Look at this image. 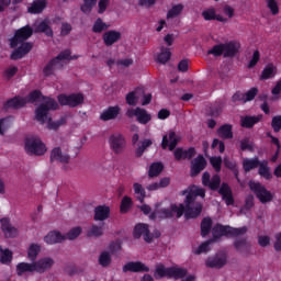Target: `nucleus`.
Wrapping results in <instances>:
<instances>
[{"instance_id":"nucleus-34","label":"nucleus","mask_w":281,"mask_h":281,"mask_svg":"<svg viewBox=\"0 0 281 281\" xmlns=\"http://www.w3.org/2000/svg\"><path fill=\"white\" fill-rule=\"evenodd\" d=\"M262 116H241L240 117V125L244 128H251L255 124L260 122Z\"/></svg>"},{"instance_id":"nucleus-28","label":"nucleus","mask_w":281,"mask_h":281,"mask_svg":"<svg viewBox=\"0 0 281 281\" xmlns=\"http://www.w3.org/2000/svg\"><path fill=\"white\" fill-rule=\"evenodd\" d=\"M218 192L226 205H234V195L232 194V189H229V186L223 183Z\"/></svg>"},{"instance_id":"nucleus-16","label":"nucleus","mask_w":281,"mask_h":281,"mask_svg":"<svg viewBox=\"0 0 281 281\" xmlns=\"http://www.w3.org/2000/svg\"><path fill=\"white\" fill-rule=\"evenodd\" d=\"M1 229L7 238H16L19 236V228L12 226L10 218L3 217L0 220Z\"/></svg>"},{"instance_id":"nucleus-10","label":"nucleus","mask_w":281,"mask_h":281,"mask_svg":"<svg viewBox=\"0 0 281 281\" xmlns=\"http://www.w3.org/2000/svg\"><path fill=\"white\" fill-rule=\"evenodd\" d=\"M144 238L146 243H153L154 238H159L161 236V233L159 231H155L154 234H150V231L148 229V225L146 224H138L134 228V237L135 238Z\"/></svg>"},{"instance_id":"nucleus-29","label":"nucleus","mask_w":281,"mask_h":281,"mask_svg":"<svg viewBox=\"0 0 281 281\" xmlns=\"http://www.w3.org/2000/svg\"><path fill=\"white\" fill-rule=\"evenodd\" d=\"M117 115H120V106L115 105V106H110L106 110H104L101 113L100 119L103 122H109V120H115V117H117Z\"/></svg>"},{"instance_id":"nucleus-24","label":"nucleus","mask_w":281,"mask_h":281,"mask_svg":"<svg viewBox=\"0 0 281 281\" xmlns=\"http://www.w3.org/2000/svg\"><path fill=\"white\" fill-rule=\"evenodd\" d=\"M15 271L18 276H30V273H36V268L34 262H20L16 265Z\"/></svg>"},{"instance_id":"nucleus-51","label":"nucleus","mask_w":281,"mask_h":281,"mask_svg":"<svg viewBox=\"0 0 281 281\" xmlns=\"http://www.w3.org/2000/svg\"><path fill=\"white\" fill-rule=\"evenodd\" d=\"M210 164L214 168L215 172H221V166L223 165V158L221 156H214L210 158Z\"/></svg>"},{"instance_id":"nucleus-6","label":"nucleus","mask_w":281,"mask_h":281,"mask_svg":"<svg viewBox=\"0 0 281 281\" xmlns=\"http://www.w3.org/2000/svg\"><path fill=\"white\" fill-rule=\"evenodd\" d=\"M249 188L251 192H254V194L260 201V203H271V201H273V193L267 190V188L262 186L260 182L250 181Z\"/></svg>"},{"instance_id":"nucleus-5","label":"nucleus","mask_w":281,"mask_h":281,"mask_svg":"<svg viewBox=\"0 0 281 281\" xmlns=\"http://www.w3.org/2000/svg\"><path fill=\"white\" fill-rule=\"evenodd\" d=\"M71 52L65 50L52 59L43 69L44 76H52L56 69H60L67 60H71Z\"/></svg>"},{"instance_id":"nucleus-11","label":"nucleus","mask_w":281,"mask_h":281,"mask_svg":"<svg viewBox=\"0 0 281 281\" xmlns=\"http://www.w3.org/2000/svg\"><path fill=\"white\" fill-rule=\"evenodd\" d=\"M58 102L61 106H78L85 102V95L82 93H72L70 95L59 94Z\"/></svg>"},{"instance_id":"nucleus-50","label":"nucleus","mask_w":281,"mask_h":281,"mask_svg":"<svg viewBox=\"0 0 281 281\" xmlns=\"http://www.w3.org/2000/svg\"><path fill=\"white\" fill-rule=\"evenodd\" d=\"M102 234H104V228H102V226L92 225L88 229V236H94V238L102 236Z\"/></svg>"},{"instance_id":"nucleus-12","label":"nucleus","mask_w":281,"mask_h":281,"mask_svg":"<svg viewBox=\"0 0 281 281\" xmlns=\"http://www.w3.org/2000/svg\"><path fill=\"white\" fill-rule=\"evenodd\" d=\"M126 115L127 117H136L139 124H148L153 120L150 113L142 108L128 109Z\"/></svg>"},{"instance_id":"nucleus-22","label":"nucleus","mask_w":281,"mask_h":281,"mask_svg":"<svg viewBox=\"0 0 281 281\" xmlns=\"http://www.w3.org/2000/svg\"><path fill=\"white\" fill-rule=\"evenodd\" d=\"M173 155L177 161H181V159H192V157L196 155V150L192 147H190L189 149L178 147L175 149Z\"/></svg>"},{"instance_id":"nucleus-48","label":"nucleus","mask_w":281,"mask_h":281,"mask_svg":"<svg viewBox=\"0 0 281 281\" xmlns=\"http://www.w3.org/2000/svg\"><path fill=\"white\" fill-rule=\"evenodd\" d=\"M211 245H212V240L202 243L198 248H195L193 250V252L196 256H200V254H207V251H210V249H212Z\"/></svg>"},{"instance_id":"nucleus-30","label":"nucleus","mask_w":281,"mask_h":281,"mask_svg":"<svg viewBox=\"0 0 281 281\" xmlns=\"http://www.w3.org/2000/svg\"><path fill=\"white\" fill-rule=\"evenodd\" d=\"M142 95H144V89L138 88L126 95V102L130 106H135L139 100H142Z\"/></svg>"},{"instance_id":"nucleus-3","label":"nucleus","mask_w":281,"mask_h":281,"mask_svg":"<svg viewBox=\"0 0 281 281\" xmlns=\"http://www.w3.org/2000/svg\"><path fill=\"white\" fill-rule=\"evenodd\" d=\"M33 31L30 26H23L22 29L15 32L13 38H11V47H18L12 54V60H19V58H23L25 54H30L32 50V44L25 43L30 36H32Z\"/></svg>"},{"instance_id":"nucleus-27","label":"nucleus","mask_w":281,"mask_h":281,"mask_svg":"<svg viewBox=\"0 0 281 281\" xmlns=\"http://www.w3.org/2000/svg\"><path fill=\"white\" fill-rule=\"evenodd\" d=\"M227 263V256L225 254H220L215 257H211L206 260V267L217 268L224 267Z\"/></svg>"},{"instance_id":"nucleus-64","label":"nucleus","mask_w":281,"mask_h":281,"mask_svg":"<svg viewBox=\"0 0 281 281\" xmlns=\"http://www.w3.org/2000/svg\"><path fill=\"white\" fill-rule=\"evenodd\" d=\"M272 128L278 133L281 130V116L272 119Z\"/></svg>"},{"instance_id":"nucleus-14","label":"nucleus","mask_w":281,"mask_h":281,"mask_svg":"<svg viewBox=\"0 0 281 281\" xmlns=\"http://www.w3.org/2000/svg\"><path fill=\"white\" fill-rule=\"evenodd\" d=\"M52 161H58L59 164H69L71 161V156L67 153L65 146L55 147L50 153Z\"/></svg>"},{"instance_id":"nucleus-54","label":"nucleus","mask_w":281,"mask_h":281,"mask_svg":"<svg viewBox=\"0 0 281 281\" xmlns=\"http://www.w3.org/2000/svg\"><path fill=\"white\" fill-rule=\"evenodd\" d=\"M99 265H101V267H109V265H111V254L106 251L101 252L99 256Z\"/></svg>"},{"instance_id":"nucleus-38","label":"nucleus","mask_w":281,"mask_h":281,"mask_svg":"<svg viewBox=\"0 0 281 281\" xmlns=\"http://www.w3.org/2000/svg\"><path fill=\"white\" fill-rule=\"evenodd\" d=\"M183 12V4H175L171 7V9L167 12V21H170V19H177V16H181V13Z\"/></svg>"},{"instance_id":"nucleus-45","label":"nucleus","mask_w":281,"mask_h":281,"mask_svg":"<svg viewBox=\"0 0 281 281\" xmlns=\"http://www.w3.org/2000/svg\"><path fill=\"white\" fill-rule=\"evenodd\" d=\"M151 145H153V140L150 139H145L138 143L136 148V156L142 157V155H144V150H146V148H148V146H151Z\"/></svg>"},{"instance_id":"nucleus-42","label":"nucleus","mask_w":281,"mask_h":281,"mask_svg":"<svg viewBox=\"0 0 281 281\" xmlns=\"http://www.w3.org/2000/svg\"><path fill=\"white\" fill-rule=\"evenodd\" d=\"M133 207V199L128 195H125L121 201V213L126 214Z\"/></svg>"},{"instance_id":"nucleus-56","label":"nucleus","mask_w":281,"mask_h":281,"mask_svg":"<svg viewBox=\"0 0 281 281\" xmlns=\"http://www.w3.org/2000/svg\"><path fill=\"white\" fill-rule=\"evenodd\" d=\"M258 63H260V50H254L252 56L248 63V69H254Z\"/></svg>"},{"instance_id":"nucleus-43","label":"nucleus","mask_w":281,"mask_h":281,"mask_svg":"<svg viewBox=\"0 0 281 281\" xmlns=\"http://www.w3.org/2000/svg\"><path fill=\"white\" fill-rule=\"evenodd\" d=\"M104 30H109V25H106L102 19H98L92 26V32H94V34H100L104 32Z\"/></svg>"},{"instance_id":"nucleus-49","label":"nucleus","mask_w":281,"mask_h":281,"mask_svg":"<svg viewBox=\"0 0 281 281\" xmlns=\"http://www.w3.org/2000/svg\"><path fill=\"white\" fill-rule=\"evenodd\" d=\"M0 262L2 265H10L12 262V251L4 249L0 252Z\"/></svg>"},{"instance_id":"nucleus-44","label":"nucleus","mask_w":281,"mask_h":281,"mask_svg":"<svg viewBox=\"0 0 281 281\" xmlns=\"http://www.w3.org/2000/svg\"><path fill=\"white\" fill-rule=\"evenodd\" d=\"M266 3L273 16L280 14V5L278 4V0H266Z\"/></svg>"},{"instance_id":"nucleus-35","label":"nucleus","mask_w":281,"mask_h":281,"mask_svg":"<svg viewBox=\"0 0 281 281\" xmlns=\"http://www.w3.org/2000/svg\"><path fill=\"white\" fill-rule=\"evenodd\" d=\"M217 135L222 139H232L234 137V133L232 132V125L224 124L217 130Z\"/></svg>"},{"instance_id":"nucleus-53","label":"nucleus","mask_w":281,"mask_h":281,"mask_svg":"<svg viewBox=\"0 0 281 281\" xmlns=\"http://www.w3.org/2000/svg\"><path fill=\"white\" fill-rule=\"evenodd\" d=\"M12 126L10 117L0 119V135H5V131Z\"/></svg>"},{"instance_id":"nucleus-20","label":"nucleus","mask_w":281,"mask_h":281,"mask_svg":"<svg viewBox=\"0 0 281 281\" xmlns=\"http://www.w3.org/2000/svg\"><path fill=\"white\" fill-rule=\"evenodd\" d=\"M50 22L48 19L37 20L33 27L35 32H43L46 36H54V31H52Z\"/></svg>"},{"instance_id":"nucleus-62","label":"nucleus","mask_w":281,"mask_h":281,"mask_svg":"<svg viewBox=\"0 0 281 281\" xmlns=\"http://www.w3.org/2000/svg\"><path fill=\"white\" fill-rule=\"evenodd\" d=\"M241 150H254V143L249 139H244L240 143Z\"/></svg>"},{"instance_id":"nucleus-33","label":"nucleus","mask_w":281,"mask_h":281,"mask_svg":"<svg viewBox=\"0 0 281 281\" xmlns=\"http://www.w3.org/2000/svg\"><path fill=\"white\" fill-rule=\"evenodd\" d=\"M278 74V68L273 64H268L261 71L260 80H269V78H274Z\"/></svg>"},{"instance_id":"nucleus-17","label":"nucleus","mask_w":281,"mask_h":281,"mask_svg":"<svg viewBox=\"0 0 281 281\" xmlns=\"http://www.w3.org/2000/svg\"><path fill=\"white\" fill-rule=\"evenodd\" d=\"M202 16L204 21H218L220 23H227V18H225L223 14H217L214 7L204 9L202 11Z\"/></svg>"},{"instance_id":"nucleus-7","label":"nucleus","mask_w":281,"mask_h":281,"mask_svg":"<svg viewBox=\"0 0 281 281\" xmlns=\"http://www.w3.org/2000/svg\"><path fill=\"white\" fill-rule=\"evenodd\" d=\"M186 276V269L179 267L166 268L164 266H158L156 268L155 278H183Z\"/></svg>"},{"instance_id":"nucleus-18","label":"nucleus","mask_w":281,"mask_h":281,"mask_svg":"<svg viewBox=\"0 0 281 281\" xmlns=\"http://www.w3.org/2000/svg\"><path fill=\"white\" fill-rule=\"evenodd\" d=\"M180 139H181V137L177 136V134L175 132H169L168 135H165L162 137L161 146H162L164 150H166L167 148H169V150H175V148H177V144H179Z\"/></svg>"},{"instance_id":"nucleus-9","label":"nucleus","mask_w":281,"mask_h":281,"mask_svg":"<svg viewBox=\"0 0 281 281\" xmlns=\"http://www.w3.org/2000/svg\"><path fill=\"white\" fill-rule=\"evenodd\" d=\"M25 151L27 155H45L47 153V146L43 144V140H41L38 137H31L27 138L25 143Z\"/></svg>"},{"instance_id":"nucleus-31","label":"nucleus","mask_w":281,"mask_h":281,"mask_svg":"<svg viewBox=\"0 0 281 281\" xmlns=\"http://www.w3.org/2000/svg\"><path fill=\"white\" fill-rule=\"evenodd\" d=\"M111 214V209L106 205L97 206L94 210V221H106Z\"/></svg>"},{"instance_id":"nucleus-57","label":"nucleus","mask_w":281,"mask_h":281,"mask_svg":"<svg viewBox=\"0 0 281 281\" xmlns=\"http://www.w3.org/2000/svg\"><path fill=\"white\" fill-rule=\"evenodd\" d=\"M223 16L227 19V23H229V19H234L236 10H234V8H232L231 5H226L223 8Z\"/></svg>"},{"instance_id":"nucleus-32","label":"nucleus","mask_w":281,"mask_h":281,"mask_svg":"<svg viewBox=\"0 0 281 281\" xmlns=\"http://www.w3.org/2000/svg\"><path fill=\"white\" fill-rule=\"evenodd\" d=\"M45 8H47V0H35L29 7L27 11L30 14H41Z\"/></svg>"},{"instance_id":"nucleus-8","label":"nucleus","mask_w":281,"mask_h":281,"mask_svg":"<svg viewBox=\"0 0 281 281\" xmlns=\"http://www.w3.org/2000/svg\"><path fill=\"white\" fill-rule=\"evenodd\" d=\"M245 232H247V227L233 228L217 224L213 227L212 234L216 239L221 238L222 236H241V234H245Z\"/></svg>"},{"instance_id":"nucleus-37","label":"nucleus","mask_w":281,"mask_h":281,"mask_svg":"<svg viewBox=\"0 0 281 281\" xmlns=\"http://www.w3.org/2000/svg\"><path fill=\"white\" fill-rule=\"evenodd\" d=\"M260 166V161L258 158H244L243 159V168L245 172H249L250 170H254V168H258Z\"/></svg>"},{"instance_id":"nucleus-60","label":"nucleus","mask_w":281,"mask_h":281,"mask_svg":"<svg viewBox=\"0 0 281 281\" xmlns=\"http://www.w3.org/2000/svg\"><path fill=\"white\" fill-rule=\"evenodd\" d=\"M271 143L277 146L276 154L271 157V161H278V155H280V140L277 137L271 136Z\"/></svg>"},{"instance_id":"nucleus-26","label":"nucleus","mask_w":281,"mask_h":281,"mask_svg":"<svg viewBox=\"0 0 281 281\" xmlns=\"http://www.w3.org/2000/svg\"><path fill=\"white\" fill-rule=\"evenodd\" d=\"M63 240H65V235L58 231H50L44 237V243H46V245H56L58 243H63Z\"/></svg>"},{"instance_id":"nucleus-52","label":"nucleus","mask_w":281,"mask_h":281,"mask_svg":"<svg viewBox=\"0 0 281 281\" xmlns=\"http://www.w3.org/2000/svg\"><path fill=\"white\" fill-rule=\"evenodd\" d=\"M95 3H98V0H83L81 11L85 12V14H89V12L93 10V5H95Z\"/></svg>"},{"instance_id":"nucleus-21","label":"nucleus","mask_w":281,"mask_h":281,"mask_svg":"<svg viewBox=\"0 0 281 281\" xmlns=\"http://www.w3.org/2000/svg\"><path fill=\"white\" fill-rule=\"evenodd\" d=\"M202 183L211 190H218V186H221V177L218 175H215L210 180V173L204 172L202 176Z\"/></svg>"},{"instance_id":"nucleus-15","label":"nucleus","mask_w":281,"mask_h":281,"mask_svg":"<svg viewBox=\"0 0 281 281\" xmlns=\"http://www.w3.org/2000/svg\"><path fill=\"white\" fill-rule=\"evenodd\" d=\"M35 273H45L54 267V259L52 257H43L37 261H34Z\"/></svg>"},{"instance_id":"nucleus-58","label":"nucleus","mask_w":281,"mask_h":281,"mask_svg":"<svg viewBox=\"0 0 281 281\" xmlns=\"http://www.w3.org/2000/svg\"><path fill=\"white\" fill-rule=\"evenodd\" d=\"M257 94H258V89L256 88H252L248 92L243 93L244 102H251V100H254Z\"/></svg>"},{"instance_id":"nucleus-55","label":"nucleus","mask_w":281,"mask_h":281,"mask_svg":"<svg viewBox=\"0 0 281 281\" xmlns=\"http://www.w3.org/2000/svg\"><path fill=\"white\" fill-rule=\"evenodd\" d=\"M259 175L260 177H263V179H271V171L269 170L267 162H261L259 165Z\"/></svg>"},{"instance_id":"nucleus-25","label":"nucleus","mask_w":281,"mask_h":281,"mask_svg":"<svg viewBox=\"0 0 281 281\" xmlns=\"http://www.w3.org/2000/svg\"><path fill=\"white\" fill-rule=\"evenodd\" d=\"M124 273L132 271L133 273H139L142 271H149L148 266L144 265L142 261L128 262L123 267Z\"/></svg>"},{"instance_id":"nucleus-61","label":"nucleus","mask_w":281,"mask_h":281,"mask_svg":"<svg viewBox=\"0 0 281 281\" xmlns=\"http://www.w3.org/2000/svg\"><path fill=\"white\" fill-rule=\"evenodd\" d=\"M258 244L260 245V247H269V245L271 244V238H269V236L267 235H261L259 236Z\"/></svg>"},{"instance_id":"nucleus-47","label":"nucleus","mask_w":281,"mask_h":281,"mask_svg":"<svg viewBox=\"0 0 281 281\" xmlns=\"http://www.w3.org/2000/svg\"><path fill=\"white\" fill-rule=\"evenodd\" d=\"M170 49L168 48H162L160 54L157 56V61L160 63L161 65H166L168 60H170Z\"/></svg>"},{"instance_id":"nucleus-1","label":"nucleus","mask_w":281,"mask_h":281,"mask_svg":"<svg viewBox=\"0 0 281 281\" xmlns=\"http://www.w3.org/2000/svg\"><path fill=\"white\" fill-rule=\"evenodd\" d=\"M181 194L182 196H186L184 204H171L168 207H161V204H156V211L150 214L149 218H172V216L181 218L183 216V212L187 218H196L203 210V204L196 202V196L205 199V190H203V188L192 186L182 191Z\"/></svg>"},{"instance_id":"nucleus-39","label":"nucleus","mask_w":281,"mask_h":281,"mask_svg":"<svg viewBox=\"0 0 281 281\" xmlns=\"http://www.w3.org/2000/svg\"><path fill=\"white\" fill-rule=\"evenodd\" d=\"M38 254H41V245L31 244L27 250L29 260H36Z\"/></svg>"},{"instance_id":"nucleus-46","label":"nucleus","mask_w":281,"mask_h":281,"mask_svg":"<svg viewBox=\"0 0 281 281\" xmlns=\"http://www.w3.org/2000/svg\"><path fill=\"white\" fill-rule=\"evenodd\" d=\"M211 229H212V220L210 217H205L201 223L202 236H207Z\"/></svg>"},{"instance_id":"nucleus-59","label":"nucleus","mask_w":281,"mask_h":281,"mask_svg":"<svg viewBox=\"0 0 281 281\" xmlns=\"http://www.w3.org/2000/svg\"><path fill=\"white\" fill-rule=\"evenodd\" d=\"M16 71H19V68H16V66H11L4 70L3 76L7 80H10V78L16 76Z\"/></svg>"},{"instance_id":"nucleus-36","label":"nucleus","mask_w":281,"mask_h":281,"mask_svg":"<svg viewBox=\"0 0 281 281\" xmlns=\"http://www.w3.org/2000/svg\"><path fill=\"white\" fill-rule=\"evenodd\" d=\"M133 191L137 201L144 203V199H146V189H144V187L139 182H135L133 184Z\"/></svg>"},{"instance_id":"nucleus-19","label":"nucleus","mask_w":281,"mask_h":281,"mask_svg":"<svg viewBox=\"0 0 281 281\" xmlns=\"http://www.w3.org/2000/svg\"><path fill=\"white\" fill-rule=\"evenodd\" d=\"M205 166H207V161L205 157L198 156L191 161V177H196L202 170H205Z\"/></svg>"},{"instance_id":"nucleus-4","label":"nucleus","mask_w":281,"mask_h":281,"mask_svg":"<svg viewBox=\"0 0 281 281\" xmlns=\"http://www.w3.org/2000/svg\"><path fill=\"white\" fill-rule=\"evenodd\" d=\"M238 49H240V42L231 41L225 44H217L213 46L209 54L213 56H224L225 58H232V56H236L238 54Z\"/></svg>"},{"instance_id":"nucleus-13","label":"nucleus","mask_w":281,"mask_h":281,"mask_svg":"<svg viewBox=\"0 0 281 281\" xmlns=\"http://www.w3.org/2000/svg\"><path fill=\"white\" fill-rule=\"evenodd\" d=\"M109 144L110 148L116 155L124 153V148H126V140L121 134H112L109 138Z\"/></svg>"},{"instance_id":"nucleus-41","label":"nucleus","mask_w":281,"mask_h":281,"mask_svg":"<svg viewBox=\"0 0 281 281\" xmlns=\"http://www.w3.org/2000/svg\"><path fill=\"white\" fill-rule=\"evenodd\" d=\"M164 170V165L161 162H154L149 167L148 176L149 177H159Z\"/></svg>"},{"instance_id":"nucleus-23","label":"nucleus","mask_w":281,"mask_h":281,"mask_svg":"<svg viewBox=\"0 0 281 281\" xmlns=\"http://www.w3.org/2000/svg\"><path fill=\"white\" fill-rule=\"evenodd\" d=\"M122 38V33L119 31H106L103 34V43L106 47H111V45H115L117 41Z\"/></svg>"},{"instance_id":"nucleus-40","label":"nucleus","mask_w":281,"mask_h":281,"mask_svg":"<svg viewBox=\"0 0 281 281\" xmlns=\"http://www.w3.org/2000/svg\"><path fill=\"white\" fill-rule=\"evenodd\" d=\"M80 234H82V227L76 226L72 227L67 234H65L64 237L65 240H76Z\"/></svg>"},{"instance_id":"nucleus-63","label":"nucleus","mask_w":281,"mask_h":281,"mask_svg":"<svg viewBox=\"0 0 281 281\" xmlns=\"http://www.w3.org/2000/svg\"><path fill=\"white\" fill-rule=\"evenodd\" d=\"M99 14H104L106 8H109V0H99Z\"/></svg>"},{"instance_id":"nucleus-2","label":"nucleus","mask_w":281,"mask_h":281,"mask_svg":"<svg viewBox=\"0 0 281 281\" xmlns=\"http://www.w3.org/2000/svg\"><path fill=\"white\" fill-rule=\"evenodd\" d=\"M42 103L35 110V117L37 122L42 124H46V127L49 131H57L60 128L63 124H65V119H60L59 121H52V116H49V111H56L58 109V103L52 98H43L41 92L35 90L30 93V95L25 98L15 97L7 102V109H21V106H25L27 102H38Z\"/></svg>"}]
</instances>
